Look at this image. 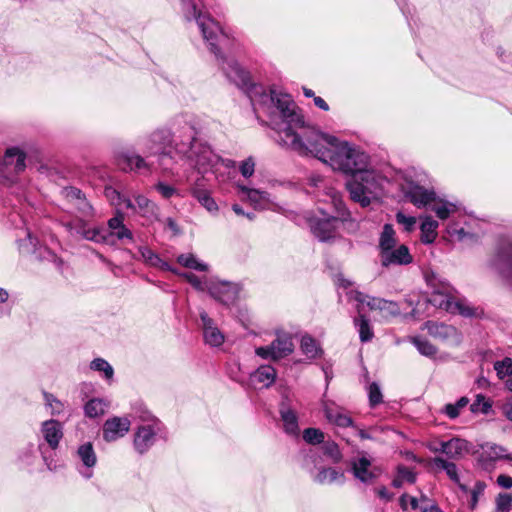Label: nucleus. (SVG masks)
Segmentation results:
<instances>
[{
  "mask_svg": "<svg viewBox=\"0 0 512 512\" xmlns=\"http://www.w3.org/2000/svg\"><path fill=\"white\" fill-rule=\"evenodd\" d=\"M75 457L79 474L87 480L92 478L93 470L97 465V455L93 444L91 442L80 444L76 449Z\"/></svg>",
  "mask_w": 512,
  "mask_h": 512,
  "instance_id": "dca6fc26",
  "label": "nucleus"
},
{
  "mask_svg": "<svg viewBox=\"0 0 512 512\" xmlns=\"http://www.w3.org/2000/svg\"><path fill=\"white\" fill-rule=\"evenodd\" d=\"M40 432L51 449L58 448L63 438V425L59 421L54 419L44 421L41 424Z\"/></svg>",
  "mask_w": 512,
  "mask_h": 512,
  "instance_id": "4be33fe9",
  "label": "nucleus"
},
{
  "mask_svg": "<svg viewBox=\"0 0 512 512\" xmlns=\"http://www.w3.org/2000/svg\"><path fill=\"white\" fill-rule=\"evenodd\" d=\"M468 403L467 397H461L456 403L446 404L443 411L450 419H455L459 416L461 409L466 407Z\"/></svg>",
  "mask_w": 512,
  "mask_h": 512,
  "instance_id": "79ce46f5",
  "label": "nucleus"
},
{
  "mask_svg": "<svg viewBox=\"0 0 512 512\" xmlns=\"http://www.w3.org/2000/svg\"><path fill=\"white\" fill-rule=\"evenodd\" d=\"M203 0H179V9L186 22L194 21L210 51L220 61L226 78L249 97L255 110L258 108L270 120L278 134L279 143L300 155H312L334 170L353 175L368 167L370 156L358 146L340 141L315 127L305 125L303 115L290 95L267 89L254 83L250 73L235 59L221 54L228 38L208 13L202 11Z\"/></svg>",
  "mask_w": 512,
  "mask_h": 512,
  "instance_id": "f257e3e1",
  "label": "nucleus"
},
{
  "mask_svg": "<svg viewBox=\"0 0 512 512\" xmlns=\"http://www.w3.org/2000/svg\"><path fill=\"white\" fill-rule=\"evenodd\" d=\"M421 219V241L424 244H431L435 241L437 237V228L439 224L430 216L421 217Z\"/></svg>",
  "mask_w": 512,
  "mask_h": 512,
  "instance_id": "c756f323",
  "label": "nucleus"
},
{
  "mask_svg": "<svg viewBox=\"0 0 512 512\" xmlns=\"http://www.w3.org/2000/svg\"><path fill=\"white\" fill-rule=\"evenodd\" d=\"M378 255L382 267L404 266L413 262V256L405 244H399L391 224H385L379 236Z\"/></svg>",
  "mask_w": 512,
  "mask_h": 512,
  "instance_id": "423d86ee",
  "label": "nucleus"
},
{
  "mask_svg": "<svg viewBox=\"0 0 512 512\" xmlns=\"http://www.w3.org/2000/svg\"><path fill=\"white\" fill-rule=\"evenodd\" d=\"M424 279L433 290L434 296L428 300L433 306L465 317H471L475 314L474 308L465 299L454 296V288L440 274L432 269H427L424 271Z\"/></svg>",
  "mask_w": 512,
  "mask_h": 512,
  "instance_id": "7ed1b4c3",
  "label": "nucleus"
},
{
  "mask_svg": "<svg viewBox=\"0 0 512 512\" xmlns=\"http://www.w3.org/2000/svg\"><path fill=\"white\" fill-rule=\"evenodd\" d=\"M189 193L208 213L211 215L218 214L219 206L212 196L205 177L199 176L191 182Z\"/></svg>",
  "mask_w": 512,
  "mask_h": 512,
  "instance_id": "ddd939ff",
  "label": "nucleus"
},
{
  "mask_svg": "<svg viewBox=\"0 0 512 512\" xmlns=\"http://www.w3.org/2000/svg\"><path fill=\"white\" fill-rule=\"evenodd\" d=\"M425 328L432 337L440 340H447L457 333L456 328L451 325L432 321L426 322Z\"/></svg>",
  "mask_w": 512,
  "mask_h": 512,
  "instance_id": "cd10ccee",
  "label": "nucleus"
},
{
  "mask_svg": "<svg viewBox=\"0 0 512 512\" xmlns=\"http://www.w3.org/2000/svg\"><path fill=\"white\" fill-rule=\"evenodd\" d=\"M108 403L100 398L89 400L84 406L85 415L89 418H96L105 414Z\"/></svg>",
  "mask_w": 512,
  "mask_h": 512,
  "instance_id": "c9c22d12",
  "label": "nucleus"
},
{
  "mask_svg": "<svg viewBox=\"0 0 512 512\" xmlns=\"http://www.w3.org/2000/svg\"><path fill=\"white\" fill-rule=\"evenodd\" d=\"M398 474L401 477V479L403 480V482L407 481L409 483H414L416 481L415 473L407 467L399 466Z\"/></svg>",
  "mask_w": 512,
  "mask_h": 512,
  "instance_id": "bf43d9fd",
  "label": "nucleus"
},
{
  "mask_svg": "<svg viewBox=\"0 0 512 512\" xmlns=\"http://www.w3.org/2000/svg\"><path fill=\"white\" fill-rule=\"evenodd\" d=\"M503 413L512 422V398L508 399L503 405Z\"/></svg>",
  "mask_w": 512,
  "mask_h": 512,
  "instance_id": "774afa93",
  "label": "nucleus"
},
{
  "mask_svg": "<svg viewBox=\"0 0 512 512\" xmlns=\"http://www.w3.org/2000/svg\"><path fill=\"white\" fill-rule=\"evenodd\" d=\"M279 413L284 424L285 432L290 435H296L299 431L296 412L283 401L280 405Z\"/></svg>",
  "mask_w": 512,
  "mask_h": 512,
  "instance_id": "a878e982",
  "label": "nucleus"
},
{
  "mask_svg": "<svg viewBox=\"0 0 512 512\" xmlns=\"http://www.w3.org/2000/svg\"><path fill=\"white\" fill-rule=\"evenodd\" d=\"M448 233L452 237H457L458 240H464L472 236L469 231H466L463 227H459L457 223H452L448 226Z\"/></svg>",
  "mask_w": 512,
  "mask_h": 512,
  "instance_id": "6e6d98bb",
  "label": "nucleus"
},
{
  "mask_svg": "<svg viewBox=\"0 0 512 512\" xmlns=\"http://www.w3.org/2000/svg\"><path fill=\"white\" fill-rule=\"evenodd\" d=\"M396 221L401 225L406 232H411L415 229L417 219L414 216H408L405 213L399 211L396 213Z\"/></svg>",
  "mask_w": 512,
  "mask_h": 512,
  "instance_id": "09e8293b",
  "label": "nucleus"
},
{
  "mask_svg": "<svg viewBox=\"0 0 512 512\" xmlns=\"http://www.w3.org/2000/svg\"><path fill=\"white\" fill-rule=\"evenodd\" d=\"M407 501H408V503H410V505H411V507L413 509L418 508V499L415 498V497L408 496V495L404 494L400 498V504H401L403 509H406Z\"/></svg>",
  "mask_w": 512,
  "mask_h": 512,
  "instance_id": "e2e57ef3",
  "label": "nucleus"
},
{
  "mask_svg": "<svg viewBox=\"0 0 512 512\" xmlns=\"http://www.w3.org/2000/svg\"><path fill=\"white\" fill-rule=\"evenodd\" d=\"M177 263L181 266L200 271V272H206L209 269L208 264L204 263L200 259H198L194 254L192 253H183L177 256Z\"/></svg>",
  "mask_w": 512,
  "mask_h": 512,
  "instance_id": "72a5a7b5",
  "label": "nucleus"
},
{
  "mask_svg": "<svg viewBox=\"0 0 512 512\" xmlns=\"http://www.w3.org/2000/svg\"><path fill=\"white\" fill-rule=\"evenodd\" d=\"M139 253L142 257V259L149 264L150 266L155 267L157 264L160 263V257L156 253H154L151 249L147 247H140Z\"/></svg>",
  "mask_w": 512,
  "mask_h": 512,
  "instance_id": "603ef678",
  "label": "nucleus"
},
{
  "mask_svg": "<svg viewBox=\"0 0 512 512\" xmlns=\"http://www.w3.org/2000/svg\"><path fill=\"white\" fill-rule=\"evenodd\" d=\"M322 449L324 454L330 457L333 462L337 463L341 460L342 454L336 442L324 441Z\"/></svg>",
  "mask_w": 512,
  "mask_h": 512,
  "instance_id": "49530a36",
  "label": "nucleus"
},
{
  "mask_svg": "<svg viewBox=\"0 0 512 512\" xmlns=\"http://www.w3.org/2000/svg\"><path fill=\"white\" fill-rule=\"evenodd\" d=\"M74 206L85 217H90L93 215V208L85 196L77 200L76 203H74Z\"/></svg>",
  "mask_w": 512,
  "mask_h": 512,
  "instance_id": "4d7b16f0",
  "label": "nucleus"
},
{
  "mask_svg": "<svg viewBox=\"0 0 512 512\" xmlns=\"http://www.w3.org/2000/svg\"><path fill=\"white\" fill-rule=\"evenodd\" d=\"M197 135L198 133L194 135L191 141H187L189 143L188 149L184 153L179 154V160L187 162L189 166L203 177L208 172L216 173L219 166H223L226 169L236 167L235 161L220 158L209 145L198 139Z\"/></svg>",
  "mask_w": 512,
  "mask_h": 512,
  "instance_id": "20e7f679",
  "label": "nucleus"
},
{
  "mask_svg": "<svg viewBox=\"0 0 512 512\" xmlns=\"http://www.w3.org/2000/svg\"><path fill=\"white\" fill-rule=\"evenodd\" d=\"M197 134L193 116L179 115L169 127L154 130L145 140V146L151 154L159 153V165L170 169L168 161L178 158L180 153L188 149V142Z\"/></svg>",
  "mask_w": 512,
  "mask_h": 512,
  "instance_id": "f03ea898",
  "label": "nucleus"
},
{
  "mask_svg": "<svg viewBox=\"0 0 512 512\" xmlns=\"http://www.w3.org/2000/svg\"><path fill=\"white\" fill-rule=\"evenodd\" d=\"M123 204L143 219L142 225H150L158 220V206L145 195L133 194L132 197L123 198Z\"/></svg>",
  "mask_w": 512,
  "mask_h": 512,
  "instance_id": "9b49d317",
  "label": "nucleus"
},
{
  "mask_svg": "<svg viewBox=\"0 0 512 512\" xmlns=\"http://www.w3.org/2000/svg\"><path fill=\"white\" fill-rule=\"evenodd\" d=\"M349 299L356 301L362 306L366 304L371 310H379L384 316H396L400 313L397 303L382 298L370 297L359 291H351Z\"/></svg>",
  "mask_w": 512,
  "mask_h": 512,
  "instance_id": "2eb2a0df",
  "label": "nucleus"
},
{
  "mask_svg": "<svg viewBox=\"0 0 512 512\" xmlns=\"http://www.w3.org/2000/svg\"><path fill=\"white\" fill-rule=\"evenodd\" d=\"M90 369L102 374V377L111 381L114 376L113 367L103 358H95L90 362Z\"/></svg>",
  "mask_w": 512,
  "mask_h": 512,
  "instance_id": "4c0bfd02",
  "label": "nucleus"
},
{
  "mask_svg": "<svg viewBox=\"0 0 512 512\" xmlns=\"http://www.w3.org/2000/svg\"><path fill=\"white\" fill-rule=\"evenodd\" d=\"M117 165L123 171H139L149 172L150 166L144 160V158L137 154H131L129 152H121L117 155Z\"/></svg>",
  "mask_w": 512,
  "mask_h": 512,
  "instance_id": "5701e85b",
  "label": "nucleus"
},
{
  "mask_svg": "<svg viewBox=\"0 0 512 512\" xmlns=\"http://www.w3.org/2000/svg\"><path fill=\"white\" fill-rule=\"evenodd\" d=\"M27 154L18 146L8 147L0 158V183L6 186L12 185L16 177L23 173L27 167Z\"/></svg>",
  "mask_w": 512,
  "mask_h": 512,
  "instance_id": "1a4fd4ad",
  "label": "nucleus"
},
{
  "mask_svg": "<svg viewBox=\"0 0 512 512\" xmlns=\"http://www.w3.org/2000/svg\"><path fill=\"white\" fill-rule=\"evenodd\" d=\"M276 377V369L270 364H264L250 374V381L255 387L269 388L274 384Z\"/></svg>",
  "mask_w": 512,
  "mask_h": 512,
  "instance_id": "b1692460",
  "label": "nucleus"
},
{
  "mask_svg": "<svg viewBox=\"0 0 512 512\" xmlns=\"http://www.w3.org/2000/svg\"><path fill=\"white\" fill-rule=\"evenodd\" d=\"M383 180L382 175L373 169L370 163L368 167L351 175L346 188L354 202L362 207H368L381 193Z\"/></svg>",
  "mask_w": 512,
  "mask_h": 512,
  "instance_id": "39448f33",
  "label": "nucleus"
},
{
  "mask_svg": "<svg viewBox=\"0 0 512 512\" xmlns=\"http://www.w3.org/2000/svg\"><path fill=\"white\" fill-rule=\"evenodd\" d=\"M497 483L499 486L505 489H509L512 487V477L504 474L499 475L497 478Z\"/></svg>",
  "mask_w": 512,
  "mask_h": 512,
  "instance_id": "69168bd1",
  "label": "nucleus"
},
{
  "mask_svg": "<svg viewBox=\"0 0 512 512\" xmlns=\"http://www.w3.org/2000/svg\"><path fill=\"white\" fill-rule=\"evenodd\" d=\"M429 208L435 212L436 216L441 219H447L451 214L457 211V206L449 201L440 199L436 196V200L429 205Z\"/></svg>",
  "mask_w": 512,
  "mask_h": 512,
  "instance_id": "473e14b6",
  "label": "nucleus"
},
{
  "mask_svg": "<svg viewBox=\"0 0 512 512\" xmlns=\"http://www.w3.org/2000/svg\"><path fill=\"white\" fill-rule=\"evenodd\" d=\"M240 173L243 177L249 178L254 174L255 171V161L252 157H248L244 161L241 162L239 166Z\"/></svg>",
  "mask_w": 512,
  "mask_h": 512,
  "instance_id": "5fc2aeb1",
  "label": "nucleus"
},
{
  "mask_svg": "<svg viewBox=\"0 0 512 512\" xmlns=\"http://www.w3.org/2000/svg\"><path fill=\"white\" fill-rule=\"evenodd\" d=\"M139 418L141 422L134 432L133 448L139 455H144L159 441L166 440V428L148 411L142 412Z\"/></svg>",
  "mask_w": 512,
  "mask_h": 512,
  "instance_id": "0eeeda50",
  "label": "nucleus"
},
{
  "mask_svg": "<svg viewBox=\"0 0 512 512\" xmlns=\"http://www.w3.org/2000/svg\"><path fill=\"white\" fill-rule=\"evenodd\" d=\"M368 396L371 407H375L382 402L383 396L377 383L373 382L369 385Z\"/></svg>",
  "mask_w": 512,
  "mask_h": 512,
  "instance_id": "8fccbe9b",
  "label": "nucleus"
},
{
  "mask_svg": "<svg viewBox=\"0 0 512 512\" xmlns=\"http://www.w3.org/2000/svg\"><path fill=\"white\" fill-rule=\"evenodd\" d=\"M154 188L165 199H169L175 195L180 196V193L177 189L164 182H158L155 184Z\"/></svg>",
  "mask_w": 512,
  "mask_h": 512,
  "instance_id": "3c124183",
  "label": "nucleus"
},
{
  "mask_svg": "<svg viewBox=\"0 0 512 512\" xmlns=\"http://www.w3.org/2000/svg\"><path fill=\"white\" fill-rule=\"evenodd\" d=\"M437 451L446 454L449 458L459 459L468 452V442L460 438H452L441 442Z\"/></svg>",
  "mask_w": 512,
  "mask_h": 512,
  "instance_id": "393cba45",
  "label": "nucleus"
},
{
  "mask_svg": "<svg viewBox=\"0 0 512 512\" xmlns=\"http://www.w3.org/2000/svg\"><path fill=\"white\" fill-rule=\"evenodd\" d=\"M131 422L127 417L113 416L108 418L102 428V436L106 442H114L124 437L130 430Z\"/></svg>",
  "mask_w": 512,
  "mask_h": 512,
  "instance_id": "aec40b11",
  "label": "nucleus"
},
{
  "mask_svg": "<svg viewBox=\"0 0 512 512\" xmlns=\"http://www.w3.org/2000/svg\"><path fill=\"white\" fill-rule=\"evenodd\" d=\"M496 504L499 512H510L512 507V495L507 493L499 494Z\"/></svg>",
  "mask_w": 512,
  "mask_h": 512,
  "instance_id": "864d4df0",
  "label": "nucleus"
},
{
  "mask_svg": "<svg viewBox=\"0 0 512 512\" xmlns=\"http://www.w3.org/2000/svg\"><path fill=\"white\" fill-rule=\"evenodd\" d=\"M303 439L311 445H317L324 442V433L317 428H307L303 431Z\"/></svg>",
  "mask_w": 512,
  "mask_h": 512,
  "instance_id": "c03bdc74",
  "label": "nucleus"
},
{
  "mask_svg": "<svg viewBox=\"0 0 512 512\" xmlns=\"http://www.w3.org/2000/svg\"><path fill=\"white\" fill-rule=\"evenodd\" d=\"M334 201L338 216H330L320 211V215H315L309 219L310 229L319 241L326 242L334 239L340 224L351 219L350 212L345 208L342 202L336 201L335 199Z\"/></svg>",
  "mask_w": 512,
  "mask_h": 512,
  "instance_id": "6e6552de",
  "label": "nucleus"
},
{
  "mask_svg": "<svg viewBox=\"0 0 512 512\" xmlns=\"http://www.w3.org/2000/svg\"><path fill=\"white\" fill-rule=\"evenodd\" d=\"M420 509L422 512H440V511H442L440 509V507L432 501L430 503L421 504Z\"/></svg>",
  "mask_w": 512,
  "mask_h": 512,
  "instance_id": "338daca9",
  "label": "nucleus"
},
{
  "mask_svg": "<svg viewBox=\"0 0 512 512\" xmlns=\"http://www.w3.org/2000/svg\"><path fill=\"white\" fill-rule=\"evenodd\" d=\"M294 351L292 337L288 333H277L276 338L266 346L255 348V354L263 360L278 362Z\"/></svg>",
  "mask_w": 512,
  "mask_h": 512,
  "instance_id": "9d476101",
  "label": "nucleus"
},
{
  "mask_svg": "<svg viewBox=\"0 0 512 512\" xmlns=\"http://www.w3.org/2000/svg\"><path fill=\"white\" fill-rule=\"evenodd\" d=\"M405 197L417 208H427L436 200V193L417 183L408 182L403 186Z\"/></svg>",
  "mask_w": 512,
  "mask_h": 512,
  "instance_id": "a211bd4d",
  "label": "nucleus"
},
{
  "mask_svg": "<svg viewBox=\"0 0 512 512\" xmlns=\"http://www.w3.org/2000/svg\"><path fill=\"white\" fill-rule=\"evenodd\" d=\"M344 473L335 468H321L314 476V481L319 484L343 483Z\"/></svg>",
  "mask_w": 512,
  "mask_h": 512,
  "instance_id": "7c9ffc66",
  "label": "nucleus"
},
{
  "mask_svg": "<svg viewBox=\"0 0 512 512\" xmlns=\"http://www.w3.org/2000/svg\"><path fill=\"white\" fill-rule=\"evenodd\" d=\"M240 287L236 283L210 279L208 293L217 302L224 306L233 305L238 299Z\"/></svg>",
  "mask_w": 512,
  "mask_h": 512,
  "instance_id": "f8f14e48",
  "label": "nucleus"
},
{
  "mask_svg": "<svg viewBox=\"0 0 512 512\" xmlns=\"http://www.w3.org/2000/svg\"><path fill=\"white\" fill-rule=\"evenodd\" d=\"M351 470L354 477L365 484L373 483L381 473V470L373 466L371 460L366 456L353 459Z\"/></svg>",
  "mask_w": 512,
  "mask_h": 512,
  "instance_id": "6ab92c4d",
  "label": "nucleus"
},
{
  "mask_svg": "<svg viewBox=\"0 0 512 512\" xmlns=\"http://www.w3.org/2000/svg\"><path fill=\"white\" fill-rule=\"evenodd\" d=\"M45 404L51 408V414L52 415H59L64 410L63 403L57 399L53 394L44 392L43 393Z\"/></svg>",
  "mask_w": 512,
  "mask_h": 512,
  "instance_id": "de8ad7c7",
  "label": "nucleus"
},
{
  "mask_svg": "<svg viewBox=\"0 0 512 512\" xmlns=\"http://www.w3.org/2000/svg\"><path fill=\"white\" fill-rule=\"evenodd\" d=\"M496 54L504 63L508 64L507 69L512 71V53L505 50L503 47H498Z\"/></svg>",
  "mask_w": 512,
  "mask_h": 512,
  "instance_id": "052dcab7",
  "label": "nucleus"
},
{
  "mask_svg": "<svg viewBox=\"0 0 512 512\" xmlns=\"http://www.w3.org/2000/svg\"><path fill=\"white\" fill-rule=\"evenodd\" d=\"M434 464L436 467L444 470L446 472L447 476L454 483H456L461 490H463V491L467 490V487L460 482L457 466L453 462H449L441 457H436L434 459Z\"/></svg>",
  "mask_w": 512,
  "mask_h": 512,
  "instance_id": "2f4dec72",
  "label": "nucleus"
},
{
  "mask_svg": "<svg viewBox=\"0 0 512 512\" xmlns=\"http://www.w3.org/2000/svg\"><path fill=\"white\" fill-rule=\"evenodd\" d=\"M19 250L23 254H34L37 250V239L30 232L24 239L19 240Z\"/></svg>",
  "mask_w": 512,
  "mask_h": 512,
  "instance_id": "a18cd8bd",
  "label": "nucleus"
},
{
  "mask_svg": "<svg viewBox=\"0 0 512 512\" xmlns=\"http://www.w3.org/2000/svg\"><path fill=\"white\" fill-rule=\"evenodd\" d=\"M241 192L257 209H265L270 203L269 194L265 191L240 186Z\"/></svg>",
  "mask_w": 512,
  "mask_h": 512,
  "instance_id": "c85d7f7f",
  "label": "nucleus"
},
{
  "mask_svg": "<svg viewBox=\"0 0 512 512\" xmlns=\"http://www.w3.org/2000/svg\"><path fill=\"white\" fill-rule=\"evenodd\" d=\"M486 485L483 482H477L471 491V500L469 506L471 509H475L478 503V498L483 494Z\"/></svg>",
  "mask_w": 512,
  "mask_h": 512,
  "instance_id": "13d9d810",
  "label": "nucleus"
},
{
  "mask_svg": "<svg viewBox=\"0 0 512 512\" xmlns=\"http://www.w3.org/2000/svg\"><path fill=\"white\" fill-rule=\"evenodd\" d=\"M199 317L201 320L204 342L211 347H220L225 341V335L205 310L200 311Z\"/></svg>",
  "mask_w": 512,
  "mask_h": 512,
  "instance_id": "412c9836",
  "label": "nucleus"
},
{
  "mask_svg": "<svg viewBox=\"0 0 512 512\" xmlns=\"http://www.w3.org/2000/svg\"><path fill=\"white\" fill-rule=\"evenodd\" d=\"M324 414L330 423L339 427H350L354 424L352 418L342 408L326 405Z\"/></svg>",
  "mask_w": 512,
  "mask_h": 512,
  "instance_id": "bb28decb",
  "label": "nucleus"
},
{
  "mask_svg": "<svg viewBox=\"0 0 512 512\" xmlns=\"http://www.w3.org/2000/svg\"><path fill=\"white\" fill-rule=\"evenodd\" d=\"M106 196L112 201L115 205L123 204V198H127L124 195H121L117 190L108 188L106 189Z\"/></svg>",
  "mask_w": 512,
  "mask_h": 512,
  "instance_id": "680f3d73",
  "label": "nucleus"
},
{
  "mask_svg": "<svg viewBox=\"0 0 512 512\" xmlns=\"http://www.w3.org/2000/svg\"><path fill=\"white\" fill-rule=\"evenodd\" d=\"M300 348L303 354H305L309 359H315L323 353L318 342L309 335H304L302 337Z\"/></svg>",
  "mask_w": 512,
  "mask_h": 512,
  "instance_id": "f704fd0d",
  "label": "nucleus"
},
{
  "mask_svg": "<svg viewBox=\"0 0 512 512\" xmlns=\"http://www.w3.org/2000/svg\"><path fill=\"white\" fill-rule=\"evenodd\" d=\"M108 231L103 228V236L106 241H102L105 244H114V239L118 241L134 242V236L130 229L124 224V214L117 210L114 217L110 218L107 222Z\"/></svg>",
  "mask_w": 512,
  "mask_h": 512,
  "instance_id": "4468645a",
  "label": "nucleus"
},
{
  "mask_svg": "<svg viewBox=\"0 0 512 512\" xmlns=\"http://www.w3.org/2000/svg\"><path fill=\"white\" fill-rule=\"evenodd\" d=\"M411 342L417 348L419 353L426 357H433L437 353V349L428 340L421 337H413Z\"/></svg>",
  "mask_w": 512,
  "mask_h": 512,
  "instance_id": "ea45409f",
  "label": "nucleus"
},
{
  "mask_svg": "<svg viewBox=\"0 0 512 512\" xmlns=\"http://www.w3.org/2000/svg\"><path fill=\"white\" fill-rule=\"evenodd\" d=\"M180 277L184 278L189 284L193 286L199 292H208V283L210 279L200 278L193 273H181Z\"/></svg>",
  "mask_w": 512,
  "mask_h": 512,
  "instance_id": "a19ab883",
  "label": "nucleus"
},
{
  "mask_svg": "<svg viewBox=\"0 0 512 512\" xmlns=\"http://www.w3.org/2000/svg\"><path fill=\"white\" fill-rule=\"evenodd\" d=\"M484 454H486L487 457L493 461L498 460V459H507V460L512 461V456L510 454H508L507 450L500 445L488 444L484 448Z\"/></svg>",
  "mask_w": 512,
  "mask_h": 512,
  "instance_id": "58836bf2",
  "label": "nucleus"
},
{
  "mask_svg": "<svg viewBox=\"0 0 512 512\" xmlns=\"http://www.w3.org/2000/svg\"><path fill=\"white\" fill-rule=\"evenodd\" d=\"M494 370L499 379H504L507 376H512V359L509 357L494 363Z\"/></svg>",
  "mask_w": 512,
  "mask_h": 512,
  "instance_id": "37998d69",
  "label": "nucleus"
},
{
  "mask_svg": "<svg viewBox=\"0 0 512 512\" xmlns=\"http://www.w3.org/2000/svg\"><path fill=\"white\" fill-rule=\"evenodd\" d=\"M362 305L358 304V312L359 317L355 318L354 323L358 328L359 337L362 342H368L373 338V331L370 327L369 320L366 319L362 314L360 307Z\"/></svg>",
  "mask_w": 512,
  "mask_h": 512,
  "instance_id": "e433bc0d",
  "label": "nucleus"
},
{
  "mask_svg": "<svg viewBox=\"0 0 512 512\" xmlns=\"http://www.w3.org/2000/svg\"><path fill=\"white\" fill-rule=\"evenodd\" d=\"M66 196L69 200L73 201V204L76 203L77 200L82 198L84 194L81 192V190L77 188H70L66 192Z\"/></svg>",
  "mask_w": 512,
  "mask_h": 512,
  "instance_id": "0e129e2a",
  "label": "nucleus"
},
{
  "mask_svg": "<svg viewBox=\"0 0 512 512\" xmlns=\"http://www.w3.org/2000/svg\"><path fill=\"white\" fill-rule=\"evenodd\" d=\"M66 231L73 237H81L95 243L106 241L103 236V227H89L88 223L80 218L63 223Z\"/></svg>",
  "mask_w": 512,
  "mask_h": 512,
  "instance_id": "f3484780",
  "label": "nucleus"
}]
</instances>
